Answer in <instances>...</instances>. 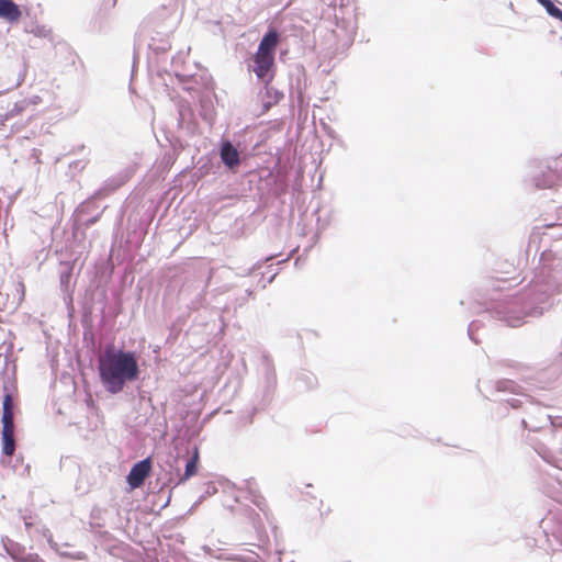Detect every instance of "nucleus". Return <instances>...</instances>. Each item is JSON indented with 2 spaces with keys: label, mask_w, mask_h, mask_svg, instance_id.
<instances>
[{
  "label": "nucleus",
  "mask_w": 562,
  "mask_h": 562,
  "mask_svg": "<svg viewBox=\"0 0 562 562\" xmlns=\"http://www.w3.org/2000/svg\"><path fill=\"white\" fill-rule=\"evenodd\" d=\"M99 373L106 390L113 394L121 392L127 381L138 378V363L134 352L108 346L99 357Z\"/></svg>",
  "instance_id": "f257e3e1"
},
{
  "label": "nucleus",
  "mask_w": 562,
  "mask_h": 562,
  "mask_svg": "<svg viewBox=\"0 0 562 562\" xmlns=\"http://www.w3.org/2000/svg\"><path fill=\"white\" fill-rule=\"evenodd\" d=\"M279 44V33L277 30H269L261 38L257 52L252 56L254 72L261 80H271L270 72L274 66V53Z\"/></svg>",
  "instance_id": "f03ea898"
},
{
  "label": "nucleus",
  "mask_w": 562,
  "mask_h": 562,
  "mask_svg": "<svg viewBox=\"0 0 562 562\" xmlns=\"http://www.w3.org/2000/svg\"><path fill=\"white\" fill-rule=\"evenodd\" d=\"M150 470L151 462L148 458L134 464L130 471V474L127 475L128 485L132 488L139 487L144 483L145 479L149 475Z\"/></svg>",
  "instance_id": "7ed1b4c3"
},
{
  "label": "nucleus",
  "mask_w": 562,
  "mask_h": 562,
  "mask_svg": "<svg viewBox=\"0 0 562 562\" xmlns=\"http://www.w3.org/2000/svg\"><path fill=\"white\" fill-rule=\"evenodd\" d=\"M1 441L3 454L12 457L15 451L14 423L2 424Z\"/></svg>",
  "instance_id": "20e7f679"
},
{
  "label": "nucleus",
  "mask_w": 562,
  "mask_h": 562,
  "mask_svg": "<svg viewBox=\"0 0 562 562\" xmlns=\"http://www.w3.org/2000/svg\"><path fill=\"white\" fill-rule=\"evenodd\" d=\"M21 16L22 12L13 0H0V19L13 23L18 22Z\"/></svg>",
  "instance_id": "39448f33"
},
{
  "label": "nucleus",
  "mask_w": 562,
  "mask_h": 562,
  "mask_svg": "<svg viewBox=\"0 0 562 562\" xmlns=\"http://www.w3.org/2000/svg\"><path fill=\"white\" fill-rule=\"evenodd\" d=\"M221 159L229 169L237 167L240 162L238 150L229 142L222 145Z\"/></svg>",
  "instance_id": "423d86ee"
},
{
  "label": "nucleus",
  "mask_w": 562,
  "mask_h": 562,
  "mask_svg": "<svg viewBox=\"0 0 562 562\" xmlns=\"http://www.w3.org/2000/svg\"><path fill=\"white\" fill-rule=\"evenodd\" d=\"M199 460H200L199 448L194 447L192 457L187 462L184 473L180 477L179 483H183V482L188 481L190 477L196 475Z\"/></svg>",
  "instance_id": "0eeeda50"
},
{
  "label": "nucleus",
  "mask_w": 562,
  "mask_h": 562,
  "mask_svg": "<svg viewBox=\"0 0 562 562\" xmlns=\"http://www.w3.org/2000/svg\"><path fill=\"white\" fill-rule=\"evenodd\" d=\"M1 422L2 424L14 423L13 400L10 394H7L3 398Z\"/></svg>",
  "instance_id": "6e6552de"
},
{
  "label": "nucleus",
  "mask_w": 562,
  "mask_h": 562,
  "mask_svg": "<svg viewBox=\"0 0 562 562\" xmlns=\"http://www.w3.org/2000/svg\"><path fill=\"white\" fill-rule=\"evenodd\" d=\"M547 10V12L562 22V10L559 9L551 0H538Z\"/></svg>",
  "instance_id": "1a4fd4ad"
},
{
  "label": "nucleus",
  "mask_w": 562,
  "mask_h": 562,
  "mask_svg": "<svg viewBox=\"0 0 562 562\" xmlns=\"http://www.w3.org/2000/svg\"><path fill=\"white\" fill-rule=\"evenodd\" d=\"M330 513V509L327 507L326 509L321 508V515H328Z\"/></svg>",
  "instance_id": "9d476101"
}]
</instances>
